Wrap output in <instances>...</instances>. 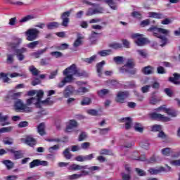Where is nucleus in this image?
<instances>
[{
  "instance_id": "nucleus-35",
  "label": "nucleus",
  "mask_w": 180,
  "mask_h": 180,
  "mask_svg": "<svg viewBox=\"0 0 180 180\" xmlns=\"http://www.w3.org/2000/svg\"><path fill=\"white\" fill-rule=\"evenodd\" d=\"M134 129L136 131H138L139 133H143V131H144L143 125L139 122H136L134 124Z\"/></svg>"
},
{
  "instance_id": "nucleus-46",
  "label": "nucleus",
  "mask_w": 180,
  "mask_h": 180,
  "mask_svg": "<svg viewBox=\"0 0 180 180\" xmlns=\"http://www.w3.org/2000/svg\"><path fill=\"white\" fill-rule=\"evenodd\" d=\"M109 47L111 49H114L115 50H117V49H122L123 47V45L120 43H112L109 45Z\"/></svg>"
},
{
  "instance_id": "nucleus-54",
  "label": "nucleus",
  "mask_w": 180,
  "mask_h": 180,
  "mask_svg": "<svg viewBox=\"0 0 180 180\" xmlns=\"http://www.w3.org/2000/svg\"><path fill=\"white\" fill-rule=\"evenodd\" d=\"M91 102H92L91 98L86 97V98H83V100L82 101L81 105L82 106H85V105H90Z\"/></svg>"
},
{
  "instance_id": "nucleus-20",
  "label": "nucleus",
  "mask_w": 180,
  "mask_h": 180,
  "mask_svg": "<svg viewBox=\"0 0 180 180\" xmlns=\"http://www.w3.org/2000/svg\"><path fill=\"white\" fill-rule=\"evenodd\" d=\"M106 64L105 60H102L101 62L96 64V72L98 74V77L100 78L102 77V71L103 70V65Z\"/></svg>"
},
{
  "instance_id": "nucleus-41",
  "label": "nucleus",
  "mask_w": 180,
  "mask_h": 180,
  "mask_svg": "<svg viewBox=\"0 0 180 180\" xmlns=\"http://www.w3.org/2000/svg\"><path fill=\"white\" fill-rule=\"evenodd\" d=\"M59 149H60V145L57 144V145H55L49 148L48 151L51 154H56L55 151H57V150H59Z\"/></svg>"
},
{
  "instance_id": "nucleus-48",
  "label": "nucleus",
  "mask_w": 180,
  "mask_h": 180,
  "mask_svg": "<svg viewBox=\"0 0 180 180\" xmlns=\"http://www.w3.org/2000/svg\"><path fill=\"white\" fill-rule=\"evenodd\" d=\"M11 130H13V127H7L0 129V134L2 133H10Z\"/></svg>"
},
{
  "instance_id": "nucleus-47",
  "label": "nucleus",
  "mask_w": 180,
  "mask_h": 180,
  "mask_svg": "<svg viewBox=\"0 0 180 180\" xmlns=\"http://www.w3.org/2000/svg\"><path fill=\"white\" fill-rule=\"evenodd\" d=\"M125 67H127L128 70H129V68H134V60L133 59H128L127 62L125 65Z\"/></svg>"
},
{
  "instance_id": "nucleus-15",
  "label": "nucleus",
  "mask_w": 180,
  "mask_h": 180,
  "mask_svg": "<svg viewBox=\"0 0 180 180\" xmlns=\"http://www.w3.org/2000/svg\"><path fill=\"white\" fill-rule=\"evenodd\" d=\"M8 151L13 154L15 160H20L25 157V153H23L22 150H15V149L11 148L8 149Z\"/></svg>"
},
{
  "instance_id": "nucleus-31",
  "label": "nucleus",
  "mask_w": 180,
  "mask_h": 180,
  "mask_svg": "<svg viewBox=\"0 0 180 180\" xmlns=\"http://www.w3.org/2000/svg\"><path fill=\"white\" fill-rule=\"evenodd\" d=\"M44 129H45L44 123H41L37 127V131L39 134H40V136H45L46 131L44 130Z\"/></svg>"
},
{
  "instance_id": "nucleus-55",
  "label": "nucleus",
  "mask_w": 180,
  "mask_h": 180,
  "mask_svg": "<svg viewBox=\"0 0 180 180\" xmlns=\"http://www.w3.org/2000/svg\"><path fill=\"white\" fill-rule=\"evenodd\" d=\"M88 115H91V116H98L99 111L95 109H90L87 110Z\"/></svg>"
},
{
  "instance_id": "nucleus-62",
  "label": "nucleus",
  "mask_w": 180,
  "mask_h": 180,
  "mask_svg": "<svg viewBox=\"0 0 180 180\" xmlns=\"http://www.w3.org/2000/svg\"><path fill=\"white\" fill-rule=\"evenodd\" d=\"M158 74H167V71L162 66H159L157 68Z\"/></svg>"
},
{
  "instance_id": "nucleus-4",
  "label": "nucleus",
  "mask_w": 180,
  "mask_h": 180,
  "mask_svg": "<svg viewBox=\"0 0 180 180\" xmlns=\"http://www.w3.org/2000/svg\"><path fill=\"white\" fill-rule=\"evenodd\" d=\"M69 171H81L84 169H89V171H99L101 167L98 166L89 167L88 165H80L77 164L71 165L68 167Z\"/></svg>"
},
{
  "instance_id": "nucleus-25",
  "label": "nucleus",
  "mask_w": 180,
  "mask_h": 180,
  "mask_svg": "<svg viewBox=\"0 0 180 180\" xmlns=\"http://www.w3.org/2000/svg\"><path fill=\"white\" fill-rule=\"evenodd\" d=\"M149 18H154V19H165V15L161 13L150 12Z\"/></svg>"
},
{
  "instance_id": "nucleus-37",
  "label": "nucleus",
  "mask_w": 180,
  "mask_h": 180,
  "mask_svg": "<svg viewBox=\"0 0 180 180\" xmlns=\"http://www.w3.org/2000/svg\"><path fill=\"white\" fill-rule=\"evenodd\" d=\"M39 44H40V41H34L32 42L27 44V47H28V49H36V47H37Z\"/></svg>"
},
{
  "instance_id": "nucleus-57",
  "label": "nucleus",
  "mask_w": 180,
  "mask_h": 180,
  "mask_svg": "<svg viewBox=\"0 0 180 180\" xmlns=\"http://www.w3.org/2000/svg\"><path fill=\"white\" fill-rule=\"evenodd\" d=\"M91 147V143L89 142H84L81 144L80 148H82V150H88Z\"/></svg>"
},
{
  "instance_id": "nucleus-52",
  "label": "nucleus",
  "mask_w": 180,
  "mask_h": 180,
  "mask_svg": "<svg viewBox=\"0 0 180 180\" xmlns=\"http://www.w3.org/2000/svg\"><path fill=\"white\" fill-rule=\"evenodd\" d=\"M30 71L32 72V75H39L40 74V71L37 70L34 66H30Z\"/></svg>"
},
{
  "instance_id": "nucleus-51",
  "label": "nucleus",
  "mask_w": 180,
  "mask_h": 180,
  "mask_svg": "<svg viewBox=\"0 0 180 180\" xmlns=\"http://www.w3.org/2000/svg\"><path fill=\"white\" fill-rule=\"evenodd\" d=\"M150 88H151V85H145L141 88V91L142 94H148L150 92Z\"/></svg>"
},
{
  "instance_id": "nucleus-10",
  "label": "nucleus",
  "mask_w": 180,
  "mask_h": 180,
  "mask_svg": "<svg viewBox=\"0 0 180 180\" xmlns=\"http://www.w3.org/2000/svg\"><path fill=\"white\" fill-rule=\"evenodd\" d=\"M71 15V11H66L61 14L60 18L62 20L61 26L64 27H68V25L70 24V16Z\"/></svg>"
},
{
  "instance_id": "nucleus-59",
  "label": "nucleus",
  "mask_w": 180,
  "mask_h": 180,
  "mask_svg": "<svg viewBox=\"0 0 180 180\" xmlns=\"http://www.w3.org/2000/svg\"><path fill=\"white\" fill-rule=\"evenodd\" d=\"M136 51L143 58H147V52L146 50H137Z\"/></svg>"
},
{
  "instance_id": "nucleus-60",
  "label": "nucleus",
  "mask_w": 180,
  "mask_h": 180,
  "mask_svg": "<svg viewBox=\"0 0 180 180\" xmlns=\"http://www.w3.org/2000/svg\"><path fill=\"white\" fill-rule=\"evenodd\" d=\"M148 172H150L151 175H158V174H160V171L158 170V169L155 168L149 169Z\"/></svg>"
},
{
  "instance_id": "nucleus-44",
  "label": "nucleus",
  "mask_w": 180,
  "mask_h": 180,
  "mask_svg": "<svg viewBox=\"0 0 180 180\" xmlns=\"http://www.w3.org/2000/svg\"><path fill=\"white\" fill-rule=\"evenodd\" d=\"M32 19H34V17L33 15H28L20 20V22L25 23V22H29V20H32Z\"/></svg>"
},
{
  "instance_id": "nucleus-24",
  "label": "nucleus",
  "mask_w": 180,
  "mask_h": 180,
  "mask_svg": "<svg viewBox=\"0 0 180 180\" xmlns=\"http://www.w3.org/2000/svg\"><path fill=\"white\" fill-rule=\"evenodd\" d=\"M112 53L113 51H112V49H105L98 51L97 54H98L100 57H108V56H110Z\"/></svg>"
},
{
  "instance_id": "nucleus-12",
  "label": "nucleus",
  "mask_w": 180,
  "mask_h": 180,
  "mask_svg": "<svg viewBox=\"0 0 180 180\" xmlns=\"http://www.w3.org/2000/svg\"><path fill=\"white\" fill-rule=\"evenodd\" d=\"M40 165L42 167H49V162L35 159L30 163V168L32 169L36 167H40Z\"/></svg>"
},
{
  "instance_id": "nucleus-64",
  "label": "nucleus",
  "mask_w": 180,
  "mask_h": 180,
  "mask_svg": "<svg viewBox=\"0 0 180 180\" xmlns=\"http://www.w3.org/2000/svg\"><path fill=\"white\" fill-rule=\"evenodd\" d=\"M169 162L171 165H174V167H180V159L176 160H170Z\"/></svg>"
},
{
  "instance_id": "nucleus-42",
  "label": "nucleus",
  "mask_w": 180,
  "mask_h": 180,
  "mask_svg": "<svg viewBox=\"0 0 180 180\" xmlns=\"http://www.w3.org/2000/svg\"><path fill=\"white\" fill-rule=\"evenodd\" d=\"M0 79L3 80V82H9L11 81V79L8 77V75L6 73L1 72L0 73Z\"/></svg>"
},
{
  "instance_id": "nucleus-22",
  "label": "nucleus",
  "mask_w": 180,
  "mask_h": 180,
  "mask_svg": "<svg viewBox=\"0 0 180 180\" xmlns=\"http://www.w3.org/2000/svg\"><path fill=\"white\" fill-rule=\"evenodd\" d=\"M156 110H165V113H167L172 117H176V113L175 112L171 110L170 109L165 108V105L160 106L156 109Z\"/></svg>"
},
{
  "instance_id": "nucleus-39",
  "label": "nucleus",
  "mask_w": 180,
  "mask_h": 180,
  "mask_svg": "<svg viewBox=\"0 0 180 180\" xmlns=\"http://www.w3.org/2000/svg\"><path fill=\"white\" fill-rule=\"evenodd\" d=\"M82 45V37H78L73 44V47L77 49Z\"/></svg>"
},
{
  "instance_id": "nucleus-17",
  "label": "nucleus",
  "mask_w": 180,
  "mask_h": 180,
  "mask_svg": "<svg viewBox=\"0 0 180 180\" xmlns=\"http://www.w3.org/2000/svg\"><path fill=\"white\" fill-rule=\"evenodd\" d=\"M41 101L40 100V98L35 97H32L30 99L27 100V105H32V103H33L34 105H35L36 108H41L40 105H41Z\"/></svg>"
},
{
  "instance_id": "nucleus-50",
  "label": "nucleus",
  "mask_w": 180,
  "mask_h": 180,
  "mask_svg": "<svg viewBox=\"0 0 180 180\" xmlns=\"http://www.w3.org/2000/svg\"><path fill=\"white\" fill-rule=\"evenodd\" d=\"M6 2H8V4H11V5H16V6H22V5H25L24 2L22 1H15L13 2L12 0H5Z\"/></svg>"
},
{
  "instance_id": "nucleus-38",
  "label": "nucleus",
  "mask_w": 180,
  "mask_h": 180,
  "mask_svg": "<svg viewBox=\"0 0 180 180\" xmlns=\"http://www.w3.org/2000/svg\"><path fill=\"white\" fill-rule=\"evenodd\" d=\"M63 157L66 160H71V158L72 157V155L70 153V148H67L63 153Z\"/></svg>"
},
{
  "instance_id": "nucleus-14",
  "label": "nucleus",
  "mask_w": 180,
  "mask_h": 180,
  "mask_svg": "<svg viewBox=\"0 0 180 180\" xmlns=\"http://www.w3.org/2000/svg\"><path fill=\"white\" fill-rule=\"evenodd\" d=\"M86 175H89V172L86 170H81V173L79 174H74L68 176L70 180H75L79 179V178H82V176H86Z\"/></svg>"
},
{
  "instance_id": "nucleus-40",
  "label": "nucleus",
  "mask_w": 180,
  "mask_h": 180,
  "mask_svg": "<svg viewBox=\"0 0 180 180\" xmlns=\"http://www.w3.org/2000/svg\"><path fill=\"white\" fill-rule=\"evenodd\" d=\"M3 164H4V165H6L7 169H12V168H13L14 164L13 163L12 161H11L9 160L3 161Z\"/></svg>"
},
{
  "instance_id": "nucleus-36",
  "label": "nucleus",
  "mask_w": 180,
  "mask_h": 180,
  "mask_svg": "<svg viewBox=\"0 0 180 180\" xmlns=\"http://www.w3.org/2000/svg\"><path fill=\"white\" fill-rule=\"evenodd\" d=\"M86 92H89V89L84 86H80L77 90V94L79 95H84V94H86Z\"/></svg>"
},
{
  "instance_id": "nucleus-18",
  "label": "nucleus",
  "mask_w": 180,
  "mask_h": 180,
  "mask_svg": "<svg viewBox=\"0 0 180 180\" xmlns=\"http://www.w3.org/2000/svg\"><path fill=\"white\" fill-rule=\"evenodd\" d=\"M119 122L121 123L125 122V129L126 130H129L131 127V118L130 117H122L119 120Z\"/></svg>"
},
{
  "instance_id": "nucleus-63",
  "label": "nucleus",
  "mask_w": 180,
  "mask_h": 180,
  "mask_svg": "<svg viewBox=\"0 0 180 180\" xmlns=\"http://www.w3.org/2000/svg\"><path fill=\"white\" fill-rule=\"evenodd\" d=\"M131 16L136 18V19H141V13L139 11H134L131 13Z\"/></svg>"
},
{
  "instance_id": "nucleus-34",
  "label": "nucleus",
  "mask_w": 180,
  "mask_h": 180,
  "mask_svg": "<svg viewBox=\"0 0 180 180\" xmlns=\"http://www.w3.org/2000/svg\"><path fill=\"white\" fill-rule=\"evenodd\" d=\"M6 57H7L6 63L7 64H13V61H15V54L7 53Z\"/></svg>"
},
{
  "instance_id": "nucleus-49",
  "label": "nucleus",
  "mask_w": 180,
  "mask_h": 180,
  "mask_svg": "<svg viewBox=\"0 0 180 180\" xmlns=\"http://www.w3.org/2000/svg\"><path fill=\"white\" fill-rule=\"evenodd\" d=\"M3 143L4 144L8 145V146H12V144H13V139L12 138H5L3 140Z\"/></svg>"
},
{
  "instance_id": "nucleus-21",
  "label": "nucleus",
  "mask_w": 180,
  "mask_h": 180,
  "mask_svg": "<svg viewBox=\"0 0 180 180\" xmlns=\"http://www.w3.org/2000/svg\"><path fill=\"white\" fill-rule=\"evenodd\" d=\"M49 50V48L46 47L44 49H39L36 52H32L31 53L32 57H34V58H40V56H43L46 51Z\"/></svg>"
},
{
  "instance_id": "nucleus-5",
  "label": "nucleus",
  "mask_w": 180,
  "mask_h": 180,
  "mask_svg": "<svg viewBox=\"0 0 180 180\" xmlns=\"http://www.w3.org/2000/svg\"><path fill=\"white\" fill-rule=\"evenodd\" d=\"M91 6H93V8H89L86 12V16H94V15L103 13L105 11L103 7L98 6L96 4H93Z\"/></svg>"
},
{
  "instance_id": "nucleus-58",
  "label": "nucleus",
  "mask_w": 180,
  "mask_h": 180,
  "mask_svg": "<svg viewBox=\"0 0 180 180\" xmlns=\"http://www.w3.org/2000/svg\"><path fill=\"white\" fill-rule=\"evenodd\" d=\"M119 71L121 74H124L129 72V69L126 65L119 68Z\"/></svg>"
},
{
  "instance_id": "nucleus-29",
  "label": "nucleus",
  "mask_w": 180,
  "mask_h": 180,
  "mask_svg": "<svg viewBox=\"0 0 180 180\" xmlns=\"http://www.w3.org/2000/svg\"><path fill=\"white\" fill-rule=\"evenodd\" d=\"M59 26H60V24L55 21L49 22L46 25V27L48 30H53L54 29H57V27H59Z\"/></svg>"
},
{
  "instance_id": "nucleus-1",
  "label": "nucleus",
  "mask_w": 180,
  "mask_h": 180,
  "mask_svg": "<svg viewBox=\"0 0 180 180\" xmlns=\"http://www.w3.org/2000/svg\"><path fill=\"white\" fill-rule=\"evenodd\" d=\"M21 44L22 39L16 37H13L11 41L6 43V46L8 49L14 50L15 54L19 61H23V60H25V55L23 53H27V49L26 48L16 49L18 46H20Z\"/></svg>"
},
{
  "instance_id": "nucleus-11",
  "label": "nucleus",
  "mask_w": 180,
  "mask_h": 180,
  "mask_svg": "<svg viewBox=\"0 0 180 180\" xmlns=\"http://www.w3.org/2000/svg\"><path fill=\"white\" fill-rule=\"evenodd\" d=\"M20 141L25 144H27V146H29L30 147H34V146L37 144L36 139L31 135L27 136L26 138H21Z\"/></svg>"
},
{
  "instance_id": "nucleus-30",
  "label": "nucleus",
  "mask_w": 180,
  "mask_h": 180,
  "mask_svg": "<svg viewBox=\"0 0 180 180\" xmlns=\"http://www.w3.org/2000/svg\"><path fill=\"white\" fill-rule=\"evenodd\" d=\"M154 94L155 93H153V96L149 99V103L150 105H157L158 102H161V98H157L155 96H154Z\"/></svg>"
},
{
  "instance_id": "nucleus-9",
  "label": "nucleus",
  "mask_w": 180,
  "mask_h": 180,
  "mask_svg": "<svg viewBox=\"0 0 180 180\" xmlns=\"http://www.w3.org/2000/svg\"><path fill=\"white\" fill-rule=\"evenodd\" d=\"M132 39H136L135 41L136 44L137 46H144L146 43H147V39L143 37V34H139V33H135L131 35Z\"/></svg>"
},
{
  "instance_id": "nucleus-8",
  "label": "nucleus",
  "mask_w": 180,
  "mask_h": 180,
  "mask_svg": "<svg viewBox=\"0 0 180 180\" xmlns=\"http://www.w3.org/2000/svg\"><path fill=\"white\" fill-rule=\"evenodd\" d=\"M150 119L152 120H159L160 122H171V118L157 112L149 114Z\"/></svg>"
},
{
  "instance_id": "nucleus-56",
  "label": "nucleus",
  "mask_w": 180,
  "mask_h": 180,
  "mask_svg": "<svg viewBox=\"0 0 180 180\" xmlns=\"http://www.w3.org/2000/svg\"><path fill=\"white\" fill-rule=\"evenodd\" d=\"M51 56L56 57V58H60V57H63V53L60 51H53L51 52Z\"/></svg>"
},
{
  "instance_id": "nucleus-27",
  "label": "nucleus",
  "mask_w": 180,
  "mask_h": 180,
  "mask_svg": "<svg viewBox=\"0 0 180 180\" xmlns=\"http://www.w3.org/2000/svg\"><path fill=\"white\" fill-rule=\"evenodd\" d=\"M103 1L110 6V9H112V11H117V4L113 0H103Z\"/></svg>"
},
{
  "instance_id": "nucleus-3",
  "label": "nucleus",
  "mask_w": 180,
  "mask_h": 180,
  "mask_svg": "<svg viewBox=\"0 0 180 180\" xmlns=\"http://www.w3.org/2000/svg\"><path fill=\"white\" fill-rule=\"evenodd\" d=\"M63 75L65 77H70V81L72 82L74 79V75L76 77H88V73L84 70L77 69L75 64H72L63 71Z\"/></svg>"
},
{
  "instance_id": "nucleus-53",
  "label": "nucleus",
  "mask_w": 180,
  "mask_h": 180,
  "mask_svg": "<svg viewBox=\"0 0 180 180\" xmlns=\"http://www.w3.org/2000/svg\"><path fill=\"white\" fill-rule=\"evenodd\" d=\"M161 152L163 155H165L166 157H169V155H170L171 154V148H163L162 149Z\"/></svg>"
},
{
  "instance_id": "nucleus-23",
  "label": "nucleus",
  "mask_w": 180,
  "mask_h": 180,
  "mask_svg": "<svg viewBox=\"0 0 180 180\" xmlns=\"http://www.w3.org/2000/svg\"><path fill=\"white\" fill-rule=\"evenodd\" d=\"M77 126L78 122H77V121L74 120H71L69 122V124L66 127V131H68V133H70L72 131V129H75V127H77Z\"/></svg>"
},
{
  "instance_id": "nucleus-32",
  "label": "nucleus",
  "mask_w": 180,
  "mask_h": 180,
  "mask_svg": "<svg viewBox=\"0 0 180 180\" xmlns=\"http://www.w3.org/2000/svg\"><path fill=\"white\" fill-rule=\"evenodd\" d=\"M153 70L154 68L149 65L143 68L142 70V72H143L145 75H150V74H153Z\"/></svg>"
},
{
  "instance_id": "nucleus-6",
  "label": "nucleus",
  "mask_w": 180,
  "mask_h": 180,
  "mask_svg": "<svg viewBox=\"0 0 180 180\" xmlns=\"http://www.w3.org/2000/svg\"><path fill=\"white\" fill-rule=\"evenodd\" d=\"M14 109L16 112H20V110H24V112H32V108L27 107L20 99L15 101Z\"/></svg>"
},
{
  "instance_id": "nucleus-26",
  "label": "nucleus",
  "mask_w": 180,
  "mask_h": 180,
  "mask_svg": "<svg viewBox=\"0 0 180 180\" xmlns=\"http://www.w3.org/2000/svg\"><path fill=\"white\" fill-rule=\"evenodd\" d=\"M9 117L8 115H2L0 113V123H1V126H8V124H11V122H8Z\"/></svg>"
},
{
  "instance_id": "nucleus-28",
  "label": "nucleus",
  "mask_w": 180,
  "mask_h": 180,
  "mask_svg": "<svg viewBox=\"0 0 180 180\" xmlns=\"http://www.w3.org/2000/svg\"><path fill=\"white\" fill-rule=\"evenodd\" d=\"M70 77H65L64 79L58 84V88H63L65 86V84L72 82L71 80H70Z\"/></svg>"
},
{
  "instance_id": "nucleus-61",
  "label": "nucleus",
  "mask_w": 180,
  "mask_h": 180,
  "mask_svg": "<svg viewBox=\"0 0 180 180\" xmlns=\"http://www.w3.org/2000/svg\"><path fill=\"white\" fill-rule=\"evenodd\" d=\"M152 131H161V125L155 124L151 127Z\"/></svg>"
},
{
  "instance_id": "nucleus-19",
  "label": "nucleus",
  "mask_w": 180,
  "mask_h": 180,
  "mask_svg": "<svg viewBox=\"0 0 180 180\" xmlns=\"http://www.w3.org/2000/svg\"><path fill=\"white\" fill-rule=\"evenodd\" d=\"M179 79H180V74H178L176 72H174L173 74V77H169V82L174 84V85H180Z\"/></svg>"
},
{
  "instance_id": "nucleus-45",
  "label": "nucleus",
  "mask_w": 180,
  "mask_h": 180,
  "mask_svg": "<svg viewBox=\"0 0 180 180\" xmlns=\"http://www.w3.org/2000/svg\"><path fill=\"white\" fill-rule=\"evenodd\" d=\"M108 94H109V90L106 89H101L98 91V95L100 98H103V96H105V95H108Z\"/></svg>"
},
{
  "instance_id": "nucleus-43",
  "label": "nucleus",
  "mask_w": 180,
  "mask_h": 180,
  "mask_svg": "<svg viewBox=\"0 0 180 180\" xmlns=\"http://www.w3.org/2000/svg\"><path fill=\"white\" fill-rule=\"evenodd\" d=\"M113 61H115L116 64H122L124 61V58L123 56H115L113 58Z\"/></svg>"
},
{
  "instance_id": "nucleus-2",
  "label": "nucleus",
  "mask_w": 180,
  "mask_h": 180,
  "mask_svg": "<svg viewBox=\"0 0 180 180\" xmlns=\"http://www.w3.org/2000/svg\"><path fill=\"white\" fill-rule=\"evenodd\" d=\"M148 32H153L155 37L160 39L161 47H164L168 43V39H167V36H169V33L171 31L164 28H158L155 26L150 27Z\"/></svg>"
},
{
  "instance_id": "nucleus-13",
  "label": "nucleus",
  "mask_w": 180,
  "mask_h": 180,
  "mask_svg": "<svg viewBox=\"0 0 180 180\" xmlns=\"http://www.w3.org/2000/svg\"><path fill=\"white\" fill-rule=\"evenodd\" d=\"M129 98V91H120L117 94L116 102L124 103V99Z\"/></svg>"
},
{
  "instance_id": "nucleus-33",
  "label": "nucleus",
  "mask_w": 180,
  "mask_h": 180,
  "mask_svg": "<svg viewBox=\"0 0 180 180\" xmlns=\"http://www.w3.org/2000/svg\"><path fill=\"white\" fill-rule=\"evenodd\" d=\"M98 58V56L94 55L90 58H86L83 59V61L84 63H87V64H92V63L96 61V59Z\"/></svg>"
},
{
  "instance_id": "nucleus-7",
  "label": "nucleus",
  "mask_w": 180,
  "mask_h": 180,
  "mask_svg": "<svg viewBox=\"0 0 180 180\" xmlns=\"http://www.w3.org/2000/svg\"><path fill=\"white\" fill-rule=\"evenodd\" d=\"M40 34V31L36 28L29 29L26 32L25 34L27 36V40L28 41H33L37 39L39 34Z\"/></svg>"
},
{
  "instance_id": "nucleus-16",
  "label": "nucleus",
  "mask_w": 180,
  "mask_h": 180,
  "mask_svg": "<svg viewBox=\"0 0 180 180\" xmlns=\"http://www.w3.org/2000/svg\"><path fill=\"white\" fill-rule=\"evenodd\" d=\"M75 91V89L74 86L69 85L66 86L63 91V96L64 98H70L72 94Z\"/></svg>"
}]
</instances>
